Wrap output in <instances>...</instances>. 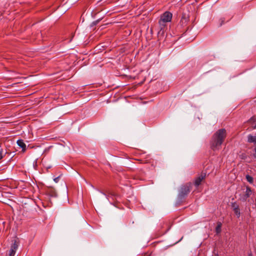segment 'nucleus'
I'll use <instances>...</instances> for the list:
<instances>
[{
	"label": "nucleus",
	"mask_w": 256,
	"mask_h": 256,
	"mask_svg": "<svg viewBox=\"0 0 256 256\" xmlns=\"http://www.w3.org/2000/svg\"><path fill=\"white\" fill-rule=\"evenodd\" d=\"M226 136V130L221 128L217 130L212 136L210 142V147L214 150H219Z\"/></svg>",
	"instance_id": "obj_1"
},
{
	"label": "nucleus",
	"mask_w": 256,
	"mask_h": 256,
	"mask_svg": "<svg viewBox=\"0 0 256 256\" xmlns=\"http://www.w3.org/2000/svg\"><path fill=\"white\" fill-rule=\"evenodd\" d=\"M172 16V14L170 12H166L161 15L158 24L160 30H164L166 26V23L170 22Z\"/></svg>",
	"instance_id": "obj_2"
},
{
	"label": "nucleus",
	"mask_w": 256,
	"mask_h": 256,
	"mask_svg": "<svg viewBox=\"0 0 256 256\" xmlns=\"http://www.w3.org/2000/svg\"><path fill=\"white\" fill-rule=\"evenodd\" d=\"M252 194V191L251 188L249 186H246V191L244 192L243 194H240V199L242 201L245 202L250 197Z\"/></svg>",
	"instance_id": "obj_3"
},
{
	"label": "nucleus",
	"mask_w": 256,
	"mask_h": 256,
	"mask_svg": "<svg viewBox=\"0 0 256 256\" xmlns=\"http://www.w3.org/2000/svg\"><path fill=\"white\" fill-rule=\"evenodd\" d=\"M204 170L202 172V174L201 176H209L211 174V172L214 170V167L212 164H208L204 168Z\"/></svg>",
	"instance_id": "obj_4"
},
{
	"label": "nucleus",
	"mask_w": 256,
	"mask_h": 256,
	"mask_svg": "<svg viewBox=\"0 0 256 256\" xmlns=\"http://www.w3.org/2000/svg\"><path fill=\"white\" fill-rule=\"evenodd\" d=\"M190 184L182 186L180 192V196H184L187 194L190 191Z\"/></svg>",
	"instance_id": "obj_5"
},
{
	"label": "nucleus",
	"mask_w": 256,
	"mask_h": 256,
	"mask_svg": "<svg viewBox=\"0 0 256 256\" xmlns=\"http://www.w3.org/2000/svg\"><path fill=\"white\" fill-rule=\"evenodd\" d=\"M18 145L22 148V151L24 152L26 150V145L22 140H18L16 142Z\"/></svg>",
	"instance_id": "obj_6"
},
{
	"label": "nucleus",
	"mask_w": 256,
	"mask_h": 256,
	"mask_svg": "<svg viewBox=\"0 0 256 256\" xmlns=\"http://www.w3.org/2000/svg\"><path fill=\"white\" fill-rule=\"evenodd\" d=\"M222 226V224L221 222H218L217 226L216 228V234H219L221 232V228Z\"/></svg>",
	"instance_id": "obj_7"
},
{
	"label": "nucleus",
	"mask_w": 256,
	"mask_h": 256,
	"mask_svg": "<svg viewBox=\"0 0 256 256\" xmlns=\"http://www.w3.org/2000/svg\"><path fill=\"white\" fill-rule=\"evenodd\" d=\"M204 178V177H198L194 182V186L196 187H198Z\"/></svg>",
	"instance_id": "obj_8"
},
{
	"label": "nucleus",
	"mask_w": 256,
	"mask_h": 256,
	"mask_svg": "<svg viewBox=\"0 0 256 256\" xmlns=\"http://www.w3.org/2000/svg\"><path fill=\"white\" fill-rule=\"evenodd\" d=\"M234 214L236 215L237 217L239 218L240 216V211L238 206H236V208H234Z\"/></svg>",
	"instance_id": "obj_9"
},
{
	"label": "nucleus",
	"mask_w": 256,
	"mask_h": 256,
	"mask_svg": "<svg viewBox=\"0 0 256 256\" xmlns=\"http://www.w3.org/2000/svg\"><path fill=\"white\" fill-rule=\"evenodd\" d=\"M18 248V245L16 244V242H14L10 250H13L14 251L16 252V250Z\"/></svg>",
	"instance_id": "obj_10"
},
{
	"label": "nucleus",
	"mask_w": 256,
	"mask_h": 256,
	"mask_svg": "<svg viewBox=\"0 0 256 256\" xmlns=\"http://www.w3.org/2000/svg\"><path fill=\"white\" fill-rule=\"evenodd\" d=\"M246 180L250 184H252L254 182L253 177H246Z\"/></svg>",
	"instance_id": "obj_11"
},
{
	"label": "nucleus",
	"mask_w": 256,
	"mask_h": 256,
	"mask_svg": "<svg viewBox=\"0 0 256 256\" xmlns=\"http://www.w3.org/2000/svg\"><path fill=\"white\" fill-rule=\"evenodd\" d=\"M15 252L13 250H10L9 251V256H14Z\"/></svg>",
	"instance_id": "obj_12"
},
{
	"label": "nucleus",
	"mask_w": 256,
	"mask_h": 256,
	"mask_svg": "<svg viewBox=\"0 0 256 256\" xmlns=\"http://www.w3.org/2000/svg\"><path fill=\"white\" fill-rule=\"evenodd\" d=\"M2 152H3L2 150H0V160H2L3 158Z\"/></svg>",
	"instance_id": "obj_13"
},
{
	"label": "nucleus",
	"mask_w": 256,
	"mask_h": 256,
	"mask_svg": "<svg viewBox=\"0 0 256 256\" xmlns=\"http://www.w3.org/2000/svg\"><path fill=\"white\" fill-rule=\"evenodd\" d=\"M59 178L60 177H56L54 179V181L57 183L58 181H59Z\"/></svg>",
	"instance_id": "obj_14"
},
{
	"label": "nucleus",
	"mask_w": 256,
	"mask_h": 256,
	"mask_svg": "<svg viewBox=\"0 0 256 256\" xmlns=\"http://www.w3.org/2000/svg\"><path fill=\"white\" fill-rule=\"evenodd\" d=\"M254 156L255 158H256V148H254Z\"/></svg>",
	"instance_id": "obj_15"
},
{
	"label": "nucleus",
	"mask_w": 256,
	"mask_h": 256,
	"mask_svg": "<svg viewBox=\"0 0 256 256\" xmlns=\"http://www.w3.org/2000/svg\"><path fill=\"white\" fill-rule=\"evenodd\" d=\"M236 206H238V205L236 204L235 203L232 204V206L233 208V209L234 208H236Z\"/></svg>",
	"instance_id": "obj_16"
},
{
	"label": "nucleus",
	"mask_w": 256,
	"mask_h": 256,
	"mask_svg": "<svg viewBox=\"0 0 256 256\" xmlns=\"http://www.w3.org/2000/svg\"><path fill=\"white\" fill-rule=\"evenodd\" d=\"M201 190H202V188H198V192L201 191Z\"/></svg>",
	"instance_id": "obj_17"
},
{
	"label": "nucleus",
	"mask_w": 256,
	"mask_h": 256,
	"mask_svg": "<svg viewBox=\"0 0 256 256\" xmlns=\"http://www.w3.org/2000/svg\"><path fill=\"white\" fill-rule=\"evenodd\" d=\"M254 129H256V124L254 126Z\"/></svg>",
	"instance_id": "obj_18"
},
{
	"label": "nucleus",
	"mask_w": 256,
	"mask_h": 256,
	"mask_svg": "<svg viewBox=\"0 0 256 256\" xmlns=\"http://www.w3.org/2000/svg\"><path fill=\"white\" fill-rule=\"evenodd\" d=\"M144 162V163H146V162H147V161L145 160Z\"/></svg>",
	"instance_id": "obj_19"
},
{
	"label": "nucleus",
	"mask_w": 256,
	"mask_h": 256,
	"mask_svg": "<svg viewBox=\"0 0 256 256\" xmlns=\"http://www.w3.org/2000/svg\"><path fill=\"white\" fill-rule=\"evenodd\" d=\"M248 256H252V254H250Z\"/></svg>",
	"instance_id": "obj_20"
}]
</instances>
